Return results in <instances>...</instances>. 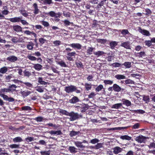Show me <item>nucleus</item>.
<instances>
[{"label":"nucleus","mask_w":155,"mask_h":155,"mask_svg":"<svg viewBox=\"0 0 155 155\" xmlns=\"http://www.w3.org/2000/svg\"><path fill=\"white\" fill-rule=\"evenodd\" d=\"M22 18L20 17H15L14 18H5L6 19L12 23L21 22L23 25H28V23L25 20L21 19Z\"/></svg>","instance_id":"obj_1"},{"label":"nucleus","mask_w":155,"mask_h":155,"mask_svg":"<svg viewBox=\"0 0 155 155\" xmlns=\"http://www.w3.org/2000/svg\"><path fill=\"white\" fill-rule=\"evenodd\" d=\"M64 90L68 93H72L74 91L76 92L77 93H80V91L77 89L76 86L71 85L68 86H66L65 87Z\"/></svg>","instance_id":"obj_2"},{"label":"nucleus","mask_w":155,"mask_h":155,"mask_svg":"<svg viewBox=\"0 0 155 155\" xmlns=\"http://www.w3.org/2000/svg\"><path fill=\"white\" fill-rule=\"evenodd\" d=\"M68 116L70 117L69 118V120L71 121H74L78 119L80 117V116L77 113H74L73 111H72L69 113Z\"/></svg>","instance_id":"obj_3"},{"label":"nucleus","mask_w":155,"mask_h":155,"mask_svg":"<svg viewBox=\"0 0 155 155\" xmlns=\"http://www.w3.org/2000/svg\"><path fill=\"white\" fill-rule=\"evenodd\" d=\"M146 139V137L142 135H140L137 137L135 140L137 141L139 143H145Z\"/></svg>","instance_id":"obj_4"},{"label":"nucleus","mask_w":155,"mask_h":155,"mask_svg":"<svg viewBox=\"0 0 155 155\" xmlns=\"http://www.w3.org/2000/svg\"><path fill=\"white\" fill-rule=\"evenodd\" d=\"M138 31L142 35L146 36H150V32L146 30L143 29L140 27H138Z\"/></svg>","instance_id":"obj_5"},{"label":"nucleus","mask_w":155,"mask_h":155,"mask_svg":"<svg viewBox=\"0 0 155 155\" xmlns=\"http://www.w3.org/2000/svg\"><path fill=\"white\" fill-rule=\"evenodd\" d=\"M113 153L115 154H117L121 153L123 150L122 148L119 147H116L113 148Z\"/></svg>","instance_id":"obj_6"},{"label":"nucleus","mask_w":155,"mask_h":155,"mask_svg":"<svg viewBox=\"0 0 155 155\" xmlns=\"http://www.w3.org/2000/svg\"><path fill=\"white\" fill-rule=\"evenodd\" d=\"M33 68L36 70L40 71L42 69V66L40 64H33Z\"/></svg>","instance_id":"obj_7"},{"label":"nucleus","mask_w":155,"mask_h":155,"mask_svg":"<svg viewBox=\"0 0 155 155\" xmlns=\"http://www.w3.org/2000/svg\"><path fill=\"white\" fill-rule=\"evenodd\" d=\"M56 62L57 64H59L61 67H67V65L64 61L61 59H59L58 61H56Z\"/></svg>","instance_id":"obj_8"},{"label":"nucleus","mask_w":155,"mask_h":155,"mask_svg":"<svg viewBox=\"0 0 155 155\" xmlns=\"http://www.w3.org/2000/svg\"><path fill=\"white\" fill-rule=\"evenodd\" d=\"M17 87L15 84H14L9 85L8 87L9 92L12 93L15 91H16V89Z\"/></svg>","instance_id":"obj_9"},{"label":"nucleus","mask_w":155,"mask_h":155,"mask_svg":"<svg viewBox=\"0 0 155 155\" xmlns=\"http://www.w3.org/2000/svg\"><path fill=\"white\" fill-rule=\"evenodd\" d=\"M68 45L74 48H77L78 49H81V45L79 43H72Z\"/></svg>","instance_id":"obj_10"},{"label":"nucleus","mask_w":155,"mask_h":155,"mask_svg":"<svg viewBox=\"0 0 155 155\" xmlns=\"http://www.w3.org/2000/svg\"><path fill=\"white\" fill-rule=\"evenodd\" d=\"M17 57L13 55L10 56L7 58V60L11 62H14L17 61Z\"/></svg>","instance_id":"obj_11"},{"label":"nucleus","mask_w":155,"mask_h":155,"mask_svg":"<svg viewBox=\"0 0 155 155\" xmlns=\"http://www.w3.org/2000/svg\"><path fill=\"white\" fill-rule=\"evenodd\" d=\"M79 101V99L76 96H74L71 99L69 100V103L73 104H75Z\"/></svg>","instance_id":"obj_12"},{"label":"nucleus","mask_w":155,"mask_h":155,"mask_svg":"<svg viewBox=\"0 0 155 155\" xmlns=\"http://www.w3.org/2000/svg\"><path fill=\"white\" fill-rule=\"evenodd\" d=\"M39 2L42 4L46 5H50L53 4V3L52 0H41L40 1H39Z\"/></svg>","instance_id":"obj_13"},{"label":"nucleus","mask_w":155,"mask_h":155,"mask_svg":"<svg viewBox=\"0 0 155 155\" xmlns=\"http://www.w3.org/2000/svg\"><path fill=\"white\" fill-rule=\"evenodd\" d=\"M13 29L17 32H20L22 31V28L21 26L19 25H13L12 26Z\"/></svg>","instance_id":"obj_14"},{"label":"nucleus","mask_w":155,"mask_h":155,"mask_svg":"<svg viewBox=\"0 0 155 155\" xmlns=\"http://www.w3.org/2000/svg\"><path fill=\"white\" fill-rule=\"evenodd\" d=\"M122 47H123L127 49H131L130 46V42H126L123 43H122L121 45Z\"/></svg>","instance_id":"obj_15"},{"label":"nucleus","mask_w":155,"mask_h":155,"mask_svg":"<svg viewBox=\"0 0 155 155\" xmlns=\"http://www.w3.org/2000/svg\"><path fill=\"white\" fill-rule=\"evenodd\" d=\"M33 7L34 9V13L35 15H37L38 14L39 11V10L38 8L37 4L36 3H34L33 5Z\"/></svg>","instance_id":"obj_16"},{"label":"nucleus","mask_w":155,"mask_h":155,"mask_svg":"<svg viewBox=\"0 0 155 155\" xmlns=\"http://www.w3.org/2000/svg\"><path fill=\"white\" fill-rule=\"evenodd\" d=\"M76 67L79 69H81L84 68V65L82 63L79 61H76L75 62Z\"/></svg>","instance_id":"obj_17"},{"label":"nucleus","mask_w":155,"mask_h":155,"mask_svg":"<svg viewBox=\"0 0 155 155\" xmlns=\"http://www.w3.org/2000/svg\"><path fill=\"white\" fill-rule=\"evenodd\" d=\"M34 45V43L32 41H31L28 42L26 47L28 50H33Z\"/></svg>","instance_id":"obj_18"},{"label":"nucleus","mask_w":155,"mask_h":155,"mask_svg":"<svg viewBox=\"0 0 155 155\" xmlns=\"http://www.w3.org/2000/svg\"><path fill=\"white\" fill-rule=\"evenodd\" d=\"M113 90L117 92H120L121 89V88L116 84H113Z\"/></svg>","instance_id":"obj_19"},{"label":"nucleus","mask_w":155,"mask_h":155,"mask_svg":"<svg viewBox=\"0 0 155 155\" xmlns=\"http://www.w3.org/2000/svg\"><path fill=\"white\" fill-rule=\"evenodd\" d=\"M122 101L123 102V104L127 107L130 106L131 105V102L128 100L123 99H122Z\"/></svg>","instance_id":"obj_20"},{"label":"nucleus","mask_w":155,"mask_h":155,"mask_svg":"<svg viewBox=\"0 0 155 155\" xmlns=\"http://www.w3.org/2000/svg\"><path fill=\"white\" fill-rule=\"evenodd\" d=\"M49 133L51 134H56L57 135H60L62 134L60 130L57 131L51 130L49 131Z\"/></svg>","instance_id":"obj_21"},{"label":"nucleus","mask_w":155,"mask_h":155,"mask_svg":"<svg viewBox=\"0 0 155 155\" xmlns=\"http://www.w3.org/2000/svg\"><path fill=\"white\" fill-rule=\"evenodd\" d=\"M24 34H26L27 35H33L34 37L36 38L37 37V35L33 31H31L29 30H26L24 31Z\"/></svg>","instance_id":"obj_22"},{"label":"nucleus","mask_w":155,"mask_h":155,"mask_svg":"<svg viewBox=\"0 0 155 155\" xmlns=\"http://www.w3.org/2000/svg\"><path fill=\"white\" fill-rule=\"evenodd\" d=\"M13 141L15 143H20L23 141V140L21 137H17L13 138Z\"/></svg>","instance_id":"obj_23"},{"label":"nucleus","mask_w":155,"mask_h":155,"mask_svg":"<svg viewBox=\"0 0 155 155\" xmlns=\"http://www.w3.org/2000/svg\"><path fill=\"white\" fill-rule=\"evenodd\" d=\"M114 77L115 78L118 80L124 79L126 78L125 76L122 74H117Z\"/></svg>","instance_id":"obj_24"},{"label":"nucleus","mask_w":155,"mask_h":155,"mask_svg":"<svg viewBox=\"0 0 155 155\" xmlns=\"http://www.w3.org/2000/svg\"><path fill=\"white\" fill-rule=\"evenodd\" d=\"M31 92L30 91H21V93L22 96L25 97L29 94H30L31 93Z\"/></svg>","instance_id":"obj_25"},{"label":"nucleus","mask_w":155,"mask_h":155,"mask_svg":"<svg viewBox=\"0 0 155 155\" xmlns=\"http://www.w3.org/2000/svg\"><path fill=\"white\" fill-rule=\"evenodd\" d=\"M21 109L23 110L28 111L29 112L32 110L31 108L29 106H24L21 107Z\"/></svg>","instance_id":"obj_26"},{"label":"nucleus","mask_w":155,"mask_h":155,"mask_svg":"<svg viewBox=\"0 0 155 155\" xmlns=\"http://www.w3.org/2000/svg\"><path fill=\"white\" fill-rule=\"evenodd\" d=\"M120 138L123 140H131L132 137L127 135H125L121 136L120 137Z\"/></svg>","instance_id":"obj_27"},{"label":"nucleus","mask_w":155,"mask_h":155,"mask_svg":"<svg viewBox=\"0 0 155 155\" xmlns=\"http://www.w3.org/2000/svg\"><path fill=\"white\" fill-rule=\"evenodd\" d=\"M80 133V131H75L74 130L71 131L69 134L70 136L71 137H73L76 135H78Z\"/></svg>","instance_id":"obj_28"},{"label":"nucleus","mask_w":155,"mask_h":155,"mask_svg":"<svg viewBox=\"0 0 155 155\" xmlns=\"http://www.w3.org/2000/svg\"><path fill=\"white\" fill-rule=\"evenodd\" d=\"M146 55L145 52L142 51L137 53L136 54V56L139 57V58H143L145 57Z\"/></svg>","instance_id":"obj_29"},{"label":"nucleus","mask_w":155,"mask_h":155,"mask_svg":"<svg viewBox=\"0 0 155 155\" xmlns=\"http://www.w3.org/2000/svg\"><path fill=\"white\" fill-rule=\"evenodd\" d=\"M59 112L61 114L63 115H64L67 116H68L69 114V113L65 110L61 109H60Z\"/></svg>","instance_id":"obj_30"},{"label":"nucleus","mask_w":155,"mask_h":155,"mask_svg":"<svg viewBox=\"0 0 155 155\" xmlns=\"http://www.w3.org/2000/svg\"><path fill=\"white\" fill-rule=\"evenodd\" d=\"M122 106L121 103H118L113 105L111 108H114L118 109L120 108Z\"/></svg>","instance_id":"obj_31"},{"label":"nucleus","mask_w":155,"mask_h":155,"mask_svg":"<svg viewBox=\"0 0 155 155\" xmlns=\"http://www.w3.org/2000/svg\"><path fill=\"white\" fill-rule=\"evenodd\" d=\"M34 120L38 122H41L45 120L43 117L41 116H39L34 119Z\"/></svg>","instance_id":"obj_32"},{"label":"nucleus","mask_w":155,"mask_h":155,"mask_svg":"<svg viewBox=\"0 0 155 155\" xmlns=\"http://www.w3.org/2000/svg\"><path fill=\"white\" fill-rule=\"evenodd\" d=\"M38 82L41 84L46 85L47 84V82L43 80V78L42 77H39L38 78Z\"/></svg>","instance_id":"obj_33"},{"label":"nucleus","mask_w":155,"mask_h":155,"mask_svg":"<svg viewBox=\"0 0 155 155\" xmlns=\"http://www.w3.org/2000/svg\"><path fill=\"white\" fill-rule=\"evenodd\" d=\"M75 145L78 147L84 148V146L82 145V142L79 141H75L74 143Z\"/></svg>","instance_id":"obj_34"},{"label":"nucleus","mask_w":155,"mask_h":155,"mask_svg":"<svg viewBox=\"0 0 155 155\" xmlns=\"http://www.w3.org/2000/svg\"><path fill=\"white\" fill-rule=\"evenodd\" d=\"M5 92H9L8 88L2 89L0 90V95L1 96L2 94H4V93Z\"/></svg>","instance_id":"obj_35"},{"label":"nucleus","mask_w":155,"mask_h":155,"mask_svg":"<svg viewBox=\"0 0 155 155\" xmlns=\"http://www.w3.org/2000/svg\"><path fill=\"white\" fill-rule=\"evenodd\" d=\"M19 12L25 17H27L28 15L27 12H26L25 10H20Z\"/></svg>","instance_id":"obj_36"},{"label":"nucleus","mask_w":155,"mask_h":155,"mask_svg":"<svg viewBox=\"0 0 155 155\" xmlns=\"http://www.w3.org/2000/svg\"><path fill=\"white\" fill-rule=\"evenodd\" d=\"M131 62H126L124 64H122V65L125 66L126 68H130L131 67Z\"/></svg>","instance_id":"obj_37"},{"label":"nucleus","mask_w":155,"mask_h":155,"mask_svg":"<svg viewBox=\"0 0 155 155\" xmlns=\"http://www.w3.org/2000/svg\"><path fill=\"white\" fill-rule=\"evenodd\" d=\"M8 68L6 66L3 67L0 69V72L2 74L6 73L8 71Z\"/></svg>","instance_id":"obj_38"},{"label":"nucleus","mask_w":155,"mask_h":155,"mask_svg":"<svg viewBox=\"0 0 155 155\" xmlns=\"http://www.w3.org/2000/svg\"><path fill=\"white\" fill-rule=\"evenodd\" d=\"M61 15V14L60 12H58V13H56L55 16L54 17H55L54 21H56L58 22L60 19L58 18H60V16Z\"/></svg>","instance_id":"obj_39"},{"label":"nucleus","mask_w":155,"mask_h":155,"mask_svg":"<svg viewBox=\"0 0 155 155\" xmlns=\"http://www.w3.org/2000/svg\"><path fill=\"white\" fill-rule=\"evenodd\" d=\"M24 73V76L29 77L31 75V73L29 71H28L27 69H26L23 72Z\"/></svg>","instance_id":"obj_40"},{"label":"nucleus","mask_w":155,"mask_h":155,"mask_svg":"<svg viewBox=\"0 0 155 155\" xmlns=\"http://www.w3.org/2000/svg\"><path fill=\"white\" fill-rule=\"evenodd\" d=\"M118 31L120 32L123 35H125L130 34L127 29H123L122 30H119Z\"/></svg>","instance_id":"obj_41"},{"label":"nucleus","mask_w":155,"mask_h":155,"mask_svg":"<svg viewBox=\"0 0 155 155\" xmlns=\"http://www.w3.org/2000/svg\"><path fill=\"white\" fill-rule=\"evenodd\" d=\"M20 145L16 144H11L9 146V147L11 149L18 148H19Z\"/></svg>","instance_id":"obj_42"},{"label":"nucleus","mask_w":155,"mask_h":155,"mask_svg":"<svg viewBox=\"0 0 155 155\" xmlns=\"http://www.w3.org/2000/svg\"><path fill=\"white\" fill-rule=\"evenodd\" d=\"M94 49V48H93L89 47L87 51V54L89 55L92 54Z\"/></svg>","instance_id":"obj_43"},{"label":"nucleus","mask_w":155,"mask_h":155,"mask_svg":"<svg viewBox=\"0 0 155 155\" xmlns=\"http://www.w3.org/2000/svg\"><path fill=\"white\" fill-rule=\"evenodd\" d=\"M27 58L31 61L36 60V58L31 55H28L27 56Z\"/></svg>","instance_id":"obj_44"},{"label":"nucleus","mask_w":155,"mask_h":155,"mask_svg":"<svg viewBox=\"0 0 155 155\" xmlns=\"http://www.w3.org/2000/svg\"><path fill=\"white\" fill-rule=\"evenodd\" d=\"M85 89L87 91H89L91 89V84L86 83L84 85Z\"/></svg>","instance_id":"obj_45"},{"label":"nucleus","mask_w":155,"mask_h":155,"mask_svg":"<svg viewBox=\"0 0 155 155\" xmlns=\"http://www.w3.org/2000/svg\"><path fill=\"white\" fill-rule=\"evenodd\" d=\"M40 153L41 155H50V151H41Z\"/></svg>","instance_id":"obj_46"},{"label":"nucleus","mask_w":155,"mask_h":155,"mask_svg":"<svg viewBox=\"0 0 155 155\" xmlns=\"http://www.w3.org/2000/svg\"><path fill=\"white\" fill-rule=\"evenodd\" d=\"M117 45V43L116 41H112L110 43V46L112 49L114 48Z\"/></svg>","instance_id":"obj_47"},{"label":"nucleus","mask_w":155,"mask_h":155,"mask_svg":"<svg viewBox=\"0 0 155 155\" xmlns=\"http://www.w3.org/2000/svg\"><path fill=\"white\" fill-rule=\"evenodd\" d=\"M76 148L74 147L70 146L69 147V150L71 153H75Z\"/></svg>","instance_id":"obj_48"},{"label":"nucleus","mask_w":155,"mask_h":155,"mask_svg":"<svg viewBox=\"0 0 155 155\" xmlns=\"http://www.w3.org/2000/svg\"><path fill=\"white\" fill-rule=\"evenodd\" d=\"M143 100L145 101L146 103H147L150 101V98L149 96H144L143 97Z\"/></svg>","instance_id":"obj_49"},{"label":"nucleus","mask_w":155,"mask_h":155,"mask_svg":"<svg viewBox=\"0 0 155 155\" xmlns=\"http://www.w3.org/2000/svg\"><path fill=\"white\" fill-rule=\"evenodd\" d=\"M56 13H55L53 11H51L47 14V15H49L51 17H54L56 15Z\"/></svg>","instance_id":"obj_50"},{"label":"nucleus","mask_w":155,"mask_h":155,"mask_svg":"<svg viewBox=\"0 0 155 155\" xmlns=\"http://www.w3.org/2000/svg\"><path fill=\"white\" fill-rule=\"evenodd\" d=\"M112 65L113 67L115 68L121 67L122 65V64L117 62L113 63Z\"/></svg>","instance_id":"obj_51"},{"label":"nucleus","mask_w":155,"mask_h":155,"mask_svg":"<svg viewBox=\"0 0 155 155\" xmlns=\"http://www.w3.org/2000/svg\"><path fill=\"white\" fill-rule=\"evenodd\" d=\"M53 44L55 46H58L61 44V41L59 40H56L53 41Z\"/></svg>","instance_id":"obj_52"},{"label":"nucleus","mask_w":155,"mask_h":155,"mask_svg":"<svg viewBox=\"0 0 155 155\" xmlns=\"http://www.w3.org/2000/svg\"><path fill=\"white\" fill-rule=\"evenodd\" d=\"M104 83L106 84H112L113 83V81L110 80H105Z\"/></svg>","instance_id":"obj_53"},{"label":"nucleus","mask_w":155,"mask_h":155,"mask_svg":"<svg viewBox=\"0 0 155 155\" xmlns=\"http://www.w3.org/2000/svg\"><path fill=\"white\" fill-rule=\"evenodd\" d=\"M76 54V53L75 51L72 52H68L67 54V55L68 56H70L71 57L72 56H75V55Z\"/></svg>","instance_id":"obj_54"},{"label":"nucleus","mask_w":155,"mask_h":155,"mask_svg":"<svg viewBox=\"0 0 155 155\" xmlns=\"http://www.w3.org/2000/svg\"><path fill=\"white\" fill-rule=\"evenodd\" d=\"M41 23L45 27H48L49 26V23L47 21H41Z\"/></svg>","instance_id":"obj_55"},{"label":"nucleus","mask_w":155,"mask_h":155,"mask_svg":"<svg viewBox=\"0 0 155 155\" xmlns=\"http://www.w3.org/2000/svg\"><path fill=\"white\" fill-rule=\"evenodd\" d=\"M25 140L28 142H31L34 140V138L33 137H28L27 138H25Z\"/></svg>","instance_id":"obj_56"},{"label":"nucleus","mask_w":155,"mask_h":155,"mask_svg":"<svg viewBox=\"0 0 155 155\" xmlns=\"http://www.w3.org/2000/svg\"><path fill=\"white\" fill-rule=\"evenodd\" d=\"M125 82L126 84H134V82L130 80V79H127L125 81Z\"/></svg>","instance_id":"obj_57"},{"label":"nucleus","mask_w":155,"mask_h":155,"mask_svg":"<svg viewBox=\"0 0 155 155\" xmlns=\"http://www.w3.org/2000/svg\"><path fill=\"white\" fill-rule=\"evenodd\" d=\"M12 41L14 43H17L19 42V40L15 37H13L12 39Z\"/></svg>","instance_id":"obj_58"},{"label":"nucleus","mask_w":155,"mask_h":155,"mask_svg":"<svg viewBox=\"0 0 155 155\" xmlns=\"http://www.w3.org/2000/svg\"><path fill=\"white\" fill-rule=\"evenodd\" d=\"M106 54V53L103 51H97V57L100 56L105 55V54Z\"/></svg>","instance_id":"obj_59"},{"label":"nucleus","mask_w":155,"mask_h":155,"mask_svg":"<svg viewBox=\"0 0 155 155\" xmlns=\"http://www.w3.org/2000/svg\"><path fill=\"white\" fill-rule=\"evenodd\" d=\"M47 126H48L50 127H54L55 129H57L58 128V126H57L55 124H53L52 123L48 124L46 125Z\"/></svg>","instance_id":"obj_60"},{"label":"nucleus","mask_w":155,"mask_h":155,"mask_svg":"<svg viewBox=\"0 0 155 155\" xmlns=\"http://www.w3.org/2000/svg\"><path fill=\"white\" fill-rule=\"evenodd\" d=\"M145 42L146 45L148 46H150L152 45V42L151 40L150 41H146Z\"/></svg>","instance_id":"obj_61"},{"label":"nucleus","mask_w":155,"mask_h":155,"mask_svg":"<svg viewBox=\"0 0 155 155\" xmlns=\"http://www.w3.org/2000/svg\"><path fill=\"white\" fill-rule=\"evenodd\" d=\"M106 41V40L105 39H97V42L101 43L104 44Z\"/></svg>","instance_id":"obj_62"},{"label":"nucleus","mask_w":155,"mask_h":155,"mask_svg":"<svg viewBox=\"0 0 155 155\" xmlns=\"http://www.w3.org/2000/svg\"><path fill=\"white\" fill-rule=\"evenodd\" d=\"M46 41V39L43 38H40L39 39V42L42 44L45 43Z\"/></svg>","instance_id":"obj_63"},{"label":"nucleus","mask_w":155,"mask_h":155,"mask_svg":"<svg viewBox=\"0 0 155 155\" xmlns=\"http://www.w3.org/2000/svg\"><path fill=\"white\" fill-rule=\"evenodd\" d=\"M64 25L65 26L70 25V24H71V23L69 21L67 20H65L64 21Z\"/></svg>","instance_id":"obj_64"}]
</instances>
